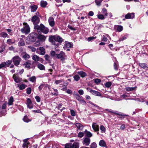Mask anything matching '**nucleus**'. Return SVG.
Returning a JSON list of instances; mask_svg holds the SVG:
<instances>
[{
  "mask_svg": "<svg viewBox=\"0 0 148 148\" xmlns=\"http://www.w3.org/2000/svg\"><path fill=\"white\" fill-rule=\"evenodd\" d=\"M34 27V29L36 30L39 33L42 32L45 34H47L49 32V29L42 24L40 25L37 24L35 25Z\"/></svg>",
  "mask_w": 148,
  "mask_h": 148,
  "instance_id": "obj_1",
  "label": "nucleus"
},
{
  "mask_svg": "<svg viewBox=\"0 0 148 148\" xmlns=\"http://www.w3.org/2000/svg\"><path fill=\"white\" fill-rule=\"evenodd\" d=\"M23 27L21 29V32L25 34H27L30 32V28L27 23L24 22L23 23Z\"/></svg>",
  "mask_w": 148,
  "mask_h": 148,
  "instance_id": "obj_2",
  "label": "nucleus"
},
{
  "mask_svg": "<svg viewBox=\"0 0 148 148\" xmlns=\"http://www.w3.org/2000/svg\"><path fill=\"white\" fill-rule=\"evenodd\" d=\"M40 15H34L31 18V21L34 24V25L39 23L40 21L39 17Z\"/></svg>",
  "mask_w": 148,
  "mask_h": 148,
  "instance_id": "obj_3",
  "label": "nucleus"
},
{
  "mask_svg": "<svg viewBox=\"0 0 148 148\" xmlns=\"http://www.w3.org/2000/svg\"><path fill=\"white\" fill-rule=\"evenodd\" d=\"M79 143L77 142H74L73 143H67L65 145V148H79Z\"/></svg>",
  "mask_w": 148,
  "mask_h": 148,
  "instance_id": "obj_4",
  "label": "nucleus"
},
{
  "mask_svg": "<svg viewBox=\"0 0 148 148\" xmlns=\"http://www.w3.org/2000/svg\"><path fill=\"white\" fill-rule=\"evenodd\" d=\"M56 35H51L49 36V41L52 43L53 45H55V47L57 48L58 47V44H56Z\"/></svg>",
  "mask_w": 148,
  "mask_h": 148,
  "instance_id": "obj_5",
  "label": "nucleus"
},
{
  "mask_svg": "<svg viewBox=\"0 0 148 148\" xmlns=\"http://www.w3.org/2000/svg\"><path fill=\"white\" fill-rule=\"evenodd\" d=\"M21 60V58L18 56H16L14 57L12 59V60L14 64L16 66H18Z\"/></svg>",
  "mask_w": 148,
  "mask_h": 148,
  "instance_id": "obj_6",
  "label": "nucleus"
},
{
  "mask_svg": "<svg viewBox=\"0 0 148 148\" xmlns=\"http://www.w3.org/2000/svg\"><path fill=\"white\" fill-rule=\"evenodd\" d=\"M66 57L65 53L62 51H61L59 53L57 54V58L61 59L62 60H65Z\"/></svg>",
  "mask_w": 148,
  "mask_h": 148,
  "instance_id": "obj_7",
  "label": "nucleus"
},
{
  "mask_svg": "<svg viewBox=\"0 0 148 148\" xmlns=\"http://www.w3.org/2000/svg\"><path fill=\"white\" fill-rule=\"evenodd\" d=\"M38 35L35 32H32L29 35V39L32 41L35 40L36 38H38Z\"/></svg>",
  "mask_w": 148,
  "mask_h": 148,
  "instance_id": "obj_8",
  "label": "nucleus"
},
{
  "mask_svg": "<svg viewBox=\"0 0 148 148\" xmlns=\"http://www.w3.org/2000/svg\"><path fill=\"white\" fill-rule=\"evenodd\" d=\"M87 90L93 95L98 96H101V93L98 91L93 90L90 88H87Z\"/></svg>",
  "mask_w": 148,
  "mask_h": 148,
  "instance_id": "obj_9",
  "label": "nucleus"
},
{
  "mask_svg": "<svg viewBox=\"0 0 148 148\" xmlns=\"http://www.w3.org/2000/svg\"><path fill=\"white\" fill-rule=\"evenodd\" d=\"M106 110L107 111H108L111 113H113L115 114H117V115H118L120 116H128V115L123 114V113H122L120 112H119L118 111H114L111 110H109L108 109H106Z\"/></svg>",
  "mask_w": 148,
  "mask_h": 148,
  "instance_id": "obj_10",
  "label": "nucleus"
},
{
  "mask_svg": "<svg viewBox=\"0 0 148 148\" xmlns=\"http://www.w3.org/2000/svg\"><path fill=\"white\" fill-rule=\"evenodd\" d=\"M90 138L88 137H86L83 138L82 141L83 144L85 145L88 146L90 143Z\"/></svg>",
  "mask_w": 148,
  "mask_h": 148,
  "instance_id": "obj_11",
  "label": "nucleus"
},
{
  "mask_svg": "<svg viewBox=\"0 0 148 148\" xmlns=\"http://www.w3.org/2000/svg\"><path fill=\"white\" fill-rule=\"evenodd\" d=\"M48 22L49 25L52 27H53L55 24L54 18L52 17H50L48 19Z\"/></svg>",
  "mask_w": 148,
  "mask_h": 148,
  "instance_id": "obj_12",
  "label": "nucleus"
},
{
  "mask_svg": "<svg viewBox=\"0 0 148 148\" xmlns=\"http://www.w3.org/2000/svg\"><path fill=\"white\" fill-rule=\"evenodd\" d=\"M92 127L95 132H98L99 130V126L96 123H93L92 125Z\"/></svg>",
  "mask_w": 148,
  "mask_h": 148,
  "instance_id": "obj_13",
  "label": "nucleus"
},
{
  "mask_svg": "<svg viewBox=\"0 0 148 148\" xmlns=\"http://www.w3.org/2000/svg\"><path fill=\"white\" fill-rule=\"evenodd\" d=\"M13 78L16 83L20 82L22 81V79L21 78L17 76L15 74H14L13 75Z\"/></svg>",
  "mask_w": 148,
  "mask_h": 148,
  "instance_id": "obj_14",
  "label": "nucleus"
},
{
  "mask_svg": "<svg viewBox=\"0 0 148 148\" xmlns=\"http://www.w3.org/2000/svg\"><path fill=\"white\" fill-rule=\"evenodd\" d=\"M27 107L30 109L32 108H33V106L32 104V102L31 99L29 98H27Z\"/></svg>",
  "mask_w": 148,
  "mask_h": 148,
  "instance_id": "obj_15",
  "label": "nucleus"
},
{
  "mask_svg": "<svg viewBox=\"0 0 148 148\" xmlns=\"http://www.w3.org/2000/svg\"><path fill=\"white\" fill-rule=\"evenodd\" d=\"M134 17V13H128L126 14L125 16L126 19H131L133 18Z\"/></svg>",
  "mask_w": 148,
  "mask_h": 148,
  "instance_id": "obj_16",
  "label": "nucleus"
},
{
  "mask_svg": "<svg viewBox=\"0 0 148 148\" xmlns=\"http://www.w3.org/2000/svg\"><path fill=\"white\" fill-rule=\"evenodd\" d=\"M32 59L36 62L37 61H42V59L39 57L38 56L36 55H34L32 57Z\"/></svg>",
  "mask_w": 148,
  "mask_h": 148,
  "instance_id": "obj_17",
  "label": "nucleus"
},
{
  "mask_svg": "<svg viewBox=\"0 0 148 148\" xmlns=\"http://www.w3.org/2000/svg\"><path fill=\"white\" fill-rule=\"evenodd\" d=\"M73 46V44L69 42H65V46L64 47V49H65V48H70L72 47Z\"/></svg>",
  "mask_w": 148,
  "mask_h": 148,
  "instance_id": "obj_18",
  "label": "nucleus"
},
{
  "mask_svg": "<svg viewBox=\"0 0 148 148\" xmlns=\"http://www.w3.org/2000/svg\"><path fill=\"white\" fill-rule=\"evenodd\" d=\"M84 134L86 135V136L88 138H90L92 136V134L89 131H87V130H85L84 131Z\"/></svg>",
  "mask_w": 148,
  "mask_h": 148,
  "instance_id": "obj_19",
  "label": "nucleus"
},
{
  "mask_svg": "<svg viewBox=\"0 0 148 148\" xmlns=\"http://www.w3.org/2000/svg\"><path fill=\"white\" fill-rule=\"evenodd\" d=\"M17 85L18 87H19V89L21 90L25 89L27 86L26 85L23 84H18Z\"/></svg>",
  "mask_w": 148,
  "mask_h": 148,
  "instance_id": "obj_20",
  "label": "nucleus"
},
{
  "mask_svg": "<svg viewBox=\"0 0 148 148\" xmlns=\"http://www.w3.org/2000/svg\"><path fill=\"white\" fill-rule=\"evenodd\" d=\"M56 42H58L59 43H61L63 41L62 38L57 35H56Z\"/></svg>",
  "mask_w": 148,
  "mask_h": 148,
  "instance_id": "obj_21",
  "label": "nucleus"
},
{
  "mask_svg": "<svg viewBox=\"0 0 148 148\" xmlns=\"http://www.w3.org/2000/svg\"><path fill=\"white\" fill-rule=\"evenodd\" d=\"M75 126L76 127H77L78 129L82 130L84 127L83 125L81 123H77L75 124Z\"/></svg>",
  "mask_w": 148,
  "mask_h": 148,
  "instance_id": "obj_22",
  "label": "nucleus"
},
{
  "mask_svg": "<svg viewBox=\"0 0 148 148\" xmlns=\"http://www.w3.org/2000/svg\"><path fill=\"white\" fill-rule=\"evenodd\" d=\"M76 93V94H73L74 96L76 99L80 101L82 99V97L77 93Z\"/></svg>",
  "mask_w": 148,
  "mask_h": 148,
  "instance_id": "obj_23",
  "label": "nucleus"
},
{
  "mask_svg": "<svg viewBox=\"0 0 148 148\" xmlns=\"http://www.w3.org/2000/svg\"><path fill=\"white\" fill-rule=\"evenodd\" d=\"M37 67L40 70H45V66L42 64L39 63L37 65Z\"/></svg>",
  "mask_w": 148,
  "mask_h": 148,
  "instance_id": "obj_24",
  "label": "nucleus"
},
{
  "mask_svg": "<svg viewBox=\"0 0 148 148\" xmlns=\"http://www.w3.org/2000/svg\"><path fill=\"white\" fill-rule=\"evenodd\" d=\"M38 38L42 41H44L46 39V37L43 35H40L38 36Z\"/></svg>",
  "mask_w": 148,
  "mask_h": 148,
  "instance_id": "obj_25",
  "label": "nucleus"
},
{
  "mask_svg": "<svg viewBox=\"0 0 148 148\" xmlns=\"http://www.w3.org/2000/svg\"><path fill=\"white\" fill-rule=\"evenodd\" d=\"M77 73L82 77H85L86 76V73L83 71L78 72Z\"/></svg>",
  "mask_w": 148,
  "mask_h": 148,
  "instance_id": "obj_26",
  "label": "nucleus"
},
{
  "mask_svg": "<svg viewBox=\"0 0 148 148\" xmlns=\"http://www.w3.org/2000/svg\"><path fill=\"white\" fill-rule=\"evenodd\" d=\"M24 66L26 68L30 69L31 63L29 61L26 62L23 64Z\"/></svg>",
  "mask_w": 148,
  "mask_h": 148,
  "instance_id": "obj_27",
  "label": "nucleus"
},
{
  "mask_svg": "<svg viewBox=\"0 0 148 148\" xmlns=\"http://www.w3.org/2000/svg\"><path fill=\"white\" fill-rule=\"evenodd\" d=\"M99 145L101 147H105L106 146L105 141L103 140H100L99 143Z\"/></svg>",
  "mask_w": 148,
  "mask_h": 148,
  "instance_id": "obj_28",
  "label": "nucleus"
},
{
  "mask_svg": "<svg viewBox=\"0 0 148 148\" xmlns=\"http://www.w3.org/2000/svg\"><path fill=\"white\" fill-rule=\"evenodd\" d=\"M14 42V40L12 39H9L7 40V43L9 45L13 44Z\"/></svg>",
  "mask_w": 148,
  "mask_h": 148,
  "instance_id": "obj_29",
  "label": "nucleus"
},
{
  "mask_svg": "<svg viewBox=\"0 0 148 148\" xmlns=\"http://www.w3.org/2000/svg\"><path fill=\"white\" fill-rule=\"evenodd\" d=\"M101 12L102 14L104 15L105 16H107L108 15V12L106 9L105 8H103L102 9Z\"/></svg>",
  "mask_w": 148,
  "mask_h": 148,
  "instance_id": "obj_30",
  "label": "nucleus"
},
{
  "mask_svg": "<svg viewBox=\"0 0 148 148\" xmlns=\"http://www.w3.org/2000/svg\"><path fill=\"white\" fill-rule=\"evenodd\" d=\"M51 56L54 58H57V53L56 52L54 51H51L50 52Z\"/></svg>",
  "mask_w": 148,
  "mask_h": 148,
  "instance_id": "obj_31",
  "label": "nucleus"
},
{
  "mask_svg": "<svg viewBox=\"0 0 148 148\" xmlns=\"http://www.w3.org/2000/svg\"><path fill=\"white\" fill-rule=\"evenodd\" d=\"M31 9V11L32 12H34L36 11L37 9V7L36 5H33L30 6Z\"/></svg>",
  "mask_w": 148,
  "mask_h": 148,
  "instance_id": "obj_32",
  "label": "nucleus"
},
{
  "mask_svg": "<svg viewBox=\"0 0 148 148\" xmlns=\"http://www.w3.org/2000/svg\"><path fill=\"white\" fill-rule=\"evenodd\" d=\"M39 49L40 51V54L41 55H44L45 53V49L42 47H41L39 48Z\"/></svg>",
  "mask_w": 148,
  "mask_h": 148,
  "instance_id": "obj_33",
  "label": "nucleus"
},
{
  "mask_svg": "<svg viewBox=\"0 0 148 148\" xmlns=\"http://www.w3.org/2000/svg\"><path fill=\"white\" fill-rule=\"evenodd\" d=\"M14 99L12 97H11L9 100L8 104L9 105H12L13 104Z\"/></svg>",
  "mask_w": 148,
  "mask_h": 148,
  "instance_id": "obj_34",
  "label": "nucleus"
},
{
  "mask_svg": "<svg viewBox=\"0 0 148 148\" xmlns=\"http://www.w3.org/2000/svg\"><path fill=\"white\" fill-rule=\"evenodd\" d=\"M47 5V3L46 1H42L40 2V5L42 7H45Z\"/></svg>",
  "mask_w": 148,
  "mask_h": 148,
  "instance_id": "obj_35",
  "label": "nucleus"
},
{
  "mask_svg": "<svg viewBox=\"0 0 148 148\" xmlns=\"http://www.w3.org/2000/svg\"><path fill=\"white\" fill-rule=\"evenodd\" d=\"M97 16L98 18L99 19L101 20L104 19L106 17L105 16H104V15L102 14H98L97 15Z\"/></svg>",
  "mask_w": 148,
  "mask_h": 148,
  "instance_id": "obj_36",
  "label": "nucleus"
},
{
  "mask_svg": "<svg viewBox=\"0 0 148 148\" xmlns=\"http://www.w3.org/2000/svg\"><path fill=\"white\" fill-rule=\"evenodd\" d=\"M108 37H109L108 34H106L105 35H103L102 40L105 42H106L108 40L107 39Z\"/></svg>",
  "mask_w": 148,
  "mask_h": 148,
  "instance_id": "obj_37",
  "label": "nucleus"
},
{
  "mask_svg": "<svg viewBox=\"0 0 148 148\" xmlns=\"http://www.w3.org/2000/svg\"><path fill=\"white\" fill-rule=\"evenodd\" d=\"M23 121L26 122L28 123L31 121V120L28 119L27 116H25L23 119Z\"/></svg>",
  "mask_w": 148,
  "mask_h": 148,
  "instance_id": "obj_38",
  "label": "nucleus"
},
{
  "mask_svg": "<svg viewBox=\"0 0 148 148\" xmlns=\"http://www.w3.org/2000/svg\"><path fill=\"white\" fill-rule=\"evenodd\" d=\"M23 58H24V59L27 60V59H28L30 58V56L28 54L26 53L25 54H24L23 55Z\"/></svg>",
  "mask_w": 148,
  "mask_h": 148,
  "instance_id": "obj_39",
  "label": "nucleus"
},
{
  "mask_svg": "<svg viewBox=\"0 0 148 148\" xmlns=\"http://www.w3.org/2000/svg\"><path fill=\"white\" fill-rule=\"evenodd\" d=\"M0 35L2 37L4 38H5L7 37L8 35L7 33L4 32H1Z\"/></svg>",
  "mask_w": 148,
  "mask_h": 148,
  "instance_id": "obj_40",
  "label": "nucleus"
},
{
  "mask_svg": "<svg viewBox=\"0 0 148 148\" xmlns=\"http://www.w3.org/2000/svg\"><path fill=\"white\" fill-rule=\"evenodd\" d=\"M135 88V87H127L125 88V89L126 91H130L134 90Z\"/></svg>",
  "mask_w": 148,
  "mask_h": 148,
  "instance_id": "obj_41",
  "label": "nucleus"
},
{
  "mask_svg": "<svg viewBox=\"0 0 148 148\" xmlns=\"http://www.w3.org/2000/svg\"><path fill=\"white\" fill-rule=\"evenodd\" d=\"M100 129L101 131V132L102 133L105 132L106 131V129L104 126L101 125L100 127Z\"/></svg>",
  "mask_w": 148,
  "mask_h": 148,
  "instance_id": "obj_42",
  "label": "nucleus"
},
{
  "mask_svg": "<svg viewBox=\"0 0 148 148\" xmlns=\"http://www.w3.org/2000/svg\"><path fill=\"white\" fill-rule=\"evenodd\" d=\"M25 140H24V142H25V143L23 145V148H28L27 145L29 144V143L27 142H25Z\"/></svg>",
  "mask_w": 148,
  "mask_h": 148,
  "instance_id": "obj_43",
  "label": "nucleus"
},
{
  "mask_svg": "<svg viewBox=\"0 0 148 148\" xmlns=\"http://www.w3.org/2000/svg\"><path fill=\"white\" fill-rule=\"evenodd\" d=\"M29 80L32 82H36V77L35 76L29 78Z\"/></svg>",
  "mask_w": 148,
  "mask_h": 148,
  "instance_id": "obj_44",
  "label": "nucleus"
},
{
  "mask_svg": "<svg viewBox=\"0 0 148 148\" xmlns=\"http://www.w3.org/2000/svg\"><path fill=\"white\" fill-rule=\"evenodd\" d=\"M140 66L143 69H145L147 67V65L144 63H142L139 64Z\"/></svg>",
  "mask_w": 148,
  "mask_h": 148,
  "instance_id": "obj_45",
  "label": "nucleus"
},
{
  "mask_svg": "<svg viewBox=\"0 0 148 148\" xmlns=\"http://www.w3.org/2000/svg\"><path fill=\"white\" fill-rule=\"evenodd\" d=\"M102 0H95V2L96 3V5L98 6H99L101 5V3L102 2Z\"/></svg>",
  "mask_w": 148,
  "mask_h": 148,
  "instance_id": "obj_46",
  "label": "nucleus"
},
{
  "mask_svg": "<svg viewBox=\"0 0 148 148\" xmlns=\"http://www.w3.org/2000/svg\"><path fill=\"white\" fill-rule=\"evenodd\" d=\"M117 29L118 32H121L123 29V27L121 25H118Z\"/></svg>",
  "mask_w": 148,
  "mask_h": 148,
  "instance_id": "obj_47",
  "label": "nucleus"
},
{
  "mask_svg": "<svg viewBox=\"0 0 148 148\" xmlns=\"http://www.w3.org/2000/svg\"><path fill=\"white\" fill-rule=\"evenodd\" d=\"M32 89L31 87H29L26 89V93L28 95H29L31 93Z\"/></svg>",
  "mask_w": 148,
  "mask_h": 148,
  "instance_id": "obj_48",
  "label": "nucleus"
},
{
  "mask_svg": "<svg viewBox=\"0 0 148 148\" xmlns=\"http://www.w3.org/2000/svg\"><path fill=\"white\" fill-rule=\"evenodd\" d=\"M111 85L112 83L111 82H107L105 84V86L107 88H109Z\"/></svg>",
  "mask_w": 148,
  "mask_h": 148,
  "instance_id": "obj_49",
  "label": "nucleus"
},
{
  "mask_svg": "<svg viewBox=\"0 0 148 148\" xmlns=\"http://www.w3.org/2000/svg\"><path fill=\"white\" fill-rule=\"evenodd\" d=\"M25 42L23 40H20L18 43V45L19 46H22L25 45Z\"/></svg>",
  "mask_w": 148,
  "mask_h": 148,
  "instance_id": "obj_50",
  "label": "nucleus"
},
{
  "mask_svg": "<svg viewBox=\"0 0 148 148\" xmlns=\"http://www.w3.org/2000/svg\"><path fill=\"white\" fill-rule=\"evenodd\" d=\"M84 134L83 132H80L78 134V136L79 137L82 138L84 136Z\"/></svg>",
  "mask_w": 148,
  "mask_h": 148,
  "instance_id": "obj_51",
  "label": "nucleus"
},
{
  "mask_svg": "<svg viewBox=\"0 0 148 148\" xmlns=\"http://www.w3.org/2000/svg\"><path fill=\"white\" fill-rule=\"evenodd\" d=\"M54 91L55 92L54 93H52V94L54 95L57 96L58 94V90L56 89L53 88Z\"/></svg>",
  "mask_w": 148,
  "mask_h": 148,
  "instance_id": "obj_52",
  "label": "nucleus"
},
{
  "mask_svg": "<svg viewBox=\"0 0 148 148\" xmlns=\"http://www.w3.org/2000/svg\"><path fill=\"white\" fill-rule=\"evenodd\" d=\"M74 80H75L76 81H78L80 79V77L78 75H75L74 77Z\"/></svg>",
  "mask_w": 148,
  "mask_h": 148,
  "instance_id": "obj_53",
  "label": "nucleus"
},
{
  "mask_svg": "<svg viewBox=\"0 0 148 148\" xmlns=\"http://www.w3.org/2000/svg\"><path fill=\"white\" fill-rule=\"evenodd\" d=\"M71 114L73 116H75V112L73 110L70 109Z\"/></svg>",
  "mask_w": 148,
  "mask_h": 148,
  "instance_id": "obj_54",
  "label": "nucleus"
},
{
  "mask_svg": "<svg viewBox=\"0 0 148 148\" xmlns=\"http://www.w3.org/2000/svg\"><path fill=\"white\" fill-rule=\"evenodd\" d=\"M6 65V63L5 62H2L0 64V69H1L3 67H5Z\"/></svg>",
  "mask_w": 148,
  "mask_h": 148,
  "instance_id": "obj_55",
  "label": "nucleus"
},
{
  "mask_svg": "<svg viewBox=\"0 0 148 148\" xmlns=\"http://www.w3.org/2000/svg\"><path fill=\"white\" fill-rule=\"evenodd\" d=\"M5 49V46L4 45H2L0 47V53L3 52Z\"/></svg>",
  "mask_w": 148,
  "mask_h": 148,
  "instance_id": "obj_56",
  "label": "nucleus"
},
{
  "mask_svg": "<svg viewBox=\"0 0 148 148\" xmlns=\"http://www.w3.org/2000/svg\"><path fill=\"white\" fill-rule=\"evenodd\" d=\"M89 103L91 104L92 105H93L94 106H95V107H97V108H98L99 110H101V108L99 107L97 105L93 103H92V102L89 101Z\"/></svg>",
  "mask_w": 148,
  "mask_h": 148,
  "instance_id": "obj_57",
  "label": "nucleus"
},
{
  "mask_svg": "<svg viewBox=\"0 0 148 148\" xmlns=\"http://www.w3.org/2000/svg\"><path fill=\"white\" fill-rule=\"evenodd\" d=\"M45 59L46 60L48 61L49 63H51L50 60H49V56L48 55H46L45 56Z\"/></svg>",
  "mask_w": 148,
  "mask_h": 148,
  "instance_id": "obj_58",
  "label": "nucleus"
},
{
  "mask_svg": "<svg viewBox=\"0 0 148 148\" xmlns=\"http://www.w3.org/2000/svg\"><path fill=\"white\" fill-rule=\"evenodd\" d=\"M96 38V37H88V38L87 40L88 41H90L92 40H93L95 39Z\"/></svg>",
  "mask_w": 148,
  "mask_h": 148,
  "instance_id": "obj_59",
  "label": "nucleus"
},
{
  "mask_svg": "<svg viewBox=\"0 0 148 148\" xmlns=\"http://www.w3.org/2000/svg\"><path fill=\"white\" fill-rule=\"evenodd\" d=\"M45 86V85L43 84H41L38 87L39 90L40 91Z\"/></svg>",
  "mask_w": 148,
  "mask_h": 148,
  "instance_id": "obj_60",
  "label": "nucleus"
},
{
  "mask_svg": "<svg viewBox=\"0 0 148 148\" xmlns=\"http://www.w3.org/2000/svg\"><path fill=\"white\" fill-rule=\"evenodd\" d=\"M40 44L39 41H37L35 43H34V46L35 47H38L40 46Z\"/></svg>",
  "mask_w": 148,
  "mask_h": 148,
  "instance_id": "obj_61",
  "label": "nucleus"
},
{
  "mask_svg": "<svg viewBox=\"0 0 148 148\" xmlns=\"http://www.w3.org/2000/svg\"><path fill=\"white\" fill-rule=\"evenodd\" d=\"M68 27L71 30L75 31L76 30V29L75 28L72 27L70 25H69L68 26Z\"/></svg>",
  "mask_w": 148,
  "mask_h": 148,
  "instance_id": "obj_62",
  "label": "nucleus"
},
{
  "mask_svg": "<svg viewBox=\"0 0 148 148\" xmlns=\"http://www.w3.org/2000/svg\"><path fill=\"white\" fill-rule=\"evenodd\" d=\"M29 47L30 48L31 51L33 52H34L36 51V49L33 47Z\"/></svg>",
  "mask_w": 148,
  "mask_h": 148,
  "instance_id": "obj_63",
  "label": "nucleus"
},
{
  "mask_svg": "<svg viewBox=\"0 0 148 148\" xmlns=\"http://www.w3.org/2000/svg\"><path fill=\"white\" fill-rule=\"evenodd\" d=\"M6 30L10 35H12V30L11 29H6Z\"/></svg>",
  "mask_w": 148,
  "mask_h": 148,
  "instance_id": "obj_64",
  "label": "nucleus"
}]
</instances>
